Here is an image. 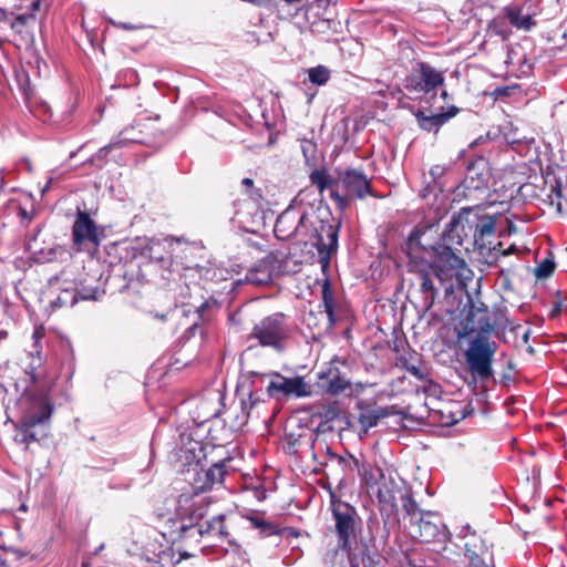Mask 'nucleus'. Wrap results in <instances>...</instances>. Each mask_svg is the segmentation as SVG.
<instances>
[{
    "mask_svg": "<svg viewBox=\"0 0 567 567\" xmlns=\"http://www.w3.org/2000/svg\"><path fill=\"white\" fill-rule=\"evenodd\" d=\"M340 223L323 221L308 216L295 208L282 212L275 224V234L279 239L298 237L305 243L312 240L319 255V262L324 268L338 249Z\"/></svg>",
    "mask_w": 567,
    "mask_h": 567,
    "instance_id": "nucleus-1",
    "label": "nucleus"
},
{
    "mask_svg": "<svg viewBox=\"0 0 567 567\" xmlns=\"http://www.w3.org/2000/svg\"><path fill=\"white\" fill-rule=\"evenodd\" d=\"M492 329L487 311L471 307L461 321V329L457 331L460 339L474 332L478 333L471 340L464 357L470 373L481 380H487L493 374L492 363L497 347L494 341L484 336Z\"/></svg>",
    "mask_w": 567,
    "mask_h": 567,
    "instance_id": "nucleus-2",
    "label": "nucleus"
},
{
    "mask_svg": "<svg viewBox=\"0 0 567 567\" xmlns=\"http://www.w3.org/2000/svg\"><path fill=\"white\" fill-rule=\"evenodd\" d=\"M22 409L21 419L14 423V442L24 444L25 449L30 443L39 441L34 431L35 426L49 422L53 413V404L48 393H25L20 400Z\"/></svg>",
    "mask_w": 567,
    "mask_h": 567,
    "instance_id": "nucleus-3",
    "label": "nucleus"
},
{
    "mask_svg": "<svg viewBox=\"0 0 567 567\" xmlns=\"http://www.w3.org/2000/svg\"><path fill=\"white\" fill-rule=\"evenodd\" d=\"M331 511L334 519L338 546L348 554L350 564L358 565L354 553L358 534L361 530V519L357 509L348 503L331 498Z\"/></svg>",
    "mask_w": 567,
    "mask_h": 567,
    "instance_id": "nucleus-4",
    "label": "nucleus"
},
{
    "mask_svg": "<svg viewBox=\"0 0 567 567\" xmlns=\"http://www.w3.org/2000/svg\"><path fill=\"white\" fill-rule=\"evenodd\" d=\"M187 249V245L179 239L167 237L164 239H152L147 237H138L132 244V250L134 256H142L144 258L156 260L158 262H165L166 257L162 255V251L168 252L171 266L177 265V258L179 252Z\"/></svg>",
    "mask_w": 567,
    "mask_h": 567,
    "instance_id": "nucleus-5",
    "label": "nucleus"
},
{
    "mask_svg": "<svg viewBox=\"0 0 567 567\" xmlns=\"http://www.w3.org/2000/svg\"><path fill=\"white\" fill-rule=\"evenodd\" d=\"M289 332L285 316L282 313H274L265 317L254 326L250 339L257 340L262 347L281 350L289 337Z\"/></svg>",
    "mask_w": 567,
    "mask_h": 567,
    "instance_id": "nucleus-6",
    "label": "nucleus"
},
{
    "mask_svg": "<svg viewBox=\"0 0 567 567\" xmlns=\"http://www.w3.org/2000/svg\"><path fill=\"white\" fill-rule=\"evenodd\" d=\"M435 276L441 282L455 281L465 284L471 280L472 270L466 266L464 259L458 257L450 247H443L433 261Z\"/></svg>",
    "mask_w": 567,
    "mask_h": 567,
    "instance_id": "nucleus-7",
    "label": "nucleus"
},
{
    "mask_svg": "<svg viewBox=\"0 0 567 567\" xmlns=\"http://www.w3.org/2000/svg\"><path fill=\"white\" fill-rule=\"evenodd\" d=\"M411 517L409 527L410 535L421 543L445 542L447 539V530L439 516L426 514L419 516L415 512L405 505Z\"/></svg>",
    "mask_w": 567,
    "mask_h": 567,
    "instance_id": "nucleus-8",
    "label": "nucleus"
},
{
    "mask_svg": "<svg viewBox=\"0 0 567 567\" xmlns=\"http://www.w3.org/2000/svg\"><path fill=\"white\" fill-rule=\"evenodd\" d=\"M72 239L79 251L93 254L97 250L101 243L100 231L86 212H78L72 227Z\"/></svg>",
    "mask_w": 567,
    "mask_h": 567,
    "instance_id": "nucleus-9",
    "label": "nucleus"
},
{
    "mask_svg": "<svg viewBox=\"0 0 567 567\" xmlns=\"http://www.w3.org/2000/svg\"><path fill=\"white\" fill-rule=\"evenodd\" d=\"M444 83L443 72L425 62H417L405 79V87L410 92L430 93Z\"/></svg>",
    "mask_w": 567,
    "mask_h": 567,
    "instance_id": "nucleus-10",
    "label": "nucleus"
},
{
    "mask_svg": "<svg viewBox=\"0 0 567 567\" xmlns=\"http://www.w3.org/2000/svg\"><path fill=\"white\" fill-rule=\"evenodd\" d=\"M336 186L341 188L348 197L363 199L368 195H372L371 184L365 174L354 168H348L338 174Z\"/></svg>",
    "mask_w": 567,
    "mask_h": 567,
    "instance_id": "nucleus-11",
    "label": "nucleus"
},
{
    "mask_svg": "<svg viewBox=\"0 0 567 567\" xmlns=\"http://www.w3.org/2000/svg\"><path fill=\"white\" fill-rule=\"evenodd\" d=\"M184 532L197 533L213 539L224 540L228 538L227 527L225 525V515H216L210 519H206L196 524L195 527L185 528Z\"/></svg>",
    "mask_w": 567,
    "mask_h": 567,
    "instance_id": "nucleus-12",
    "label": "nucleus"
},
{
    "mask_svg": "<svg viewBox=\"0 0 567 567\" xmlns=\"http://www.w3.org/2000/svg\"><path fill=\"white\" fill-rule=\"evenodd\" d=\"M268 392H280L286 395L295 394L296 396H306L309 394L307 384L302 378H285L280 374H276L275 378L269 382Z\"/></svg>",
    "mask_w": 567,
    "mask_h": 567,
    "instance_id": "nucleus-13",
    "label": "nucleus"
},
{
    "mask_svg": "<svg viewBox=\"0 0 567 567\" xmlns=\"http://www.w3.org/2000/svg\"><path fill=\"white\" fill-rule=\"evenodd\" d=\"M458 113V109L455 106L449 107L446 112L426 115L422 111L415 113V117L419 126L427 132H437L439 128L444 125L450 118L454 117Z\"/></svg>",
    "mask_w": 567,
    "mask_h": 567,
    "instance_id": "nucleus-14",
    "label": "nucleus"
},
{
    "mask_svg": "<svg viewBox=\"0 0 567 567\" xmlns=\"http://www.w3.org/2000/svg\"><path fill=\"white\" fill-rule=\"evenodd\" d=\"M320 380L326 392L331 395H338L348 390L351 383L339 372L338 369H329L327 373H320Z\"/></svg>",
    "mask_w": 567,
    "mask_h": 567,
    "instance_id": "nucleus-15",
    "label": "nucleus"
},
{
    "mask_svg": "<svg viewBox=\"0 0 567 567\" xmlns=\"http://www.w3.org/2000/svg\"><path fill=\"white\" fill-rule=\"evenodd\" d=\"M504 12L509 23L518 30L528 31L535 25L532 14L523 7L509 6L504 9Z\"/></svg>",
    "mask_w": 567,
    "mask_h": 567,
    "instance_id": "nucleus-16",
    "label": "nucleus"
},
{
    "mask_svg": "<svg viewBox=\"0 0 567 567\" xmlns=\"http://www.w3.org/2000/svg\"><path fill=\"white\" fill-rule=\"evenodd\" d=\"M79 297H80V299H83V300H96L97 299V291L94 290L91 293H89V292L78 293L74 290L64 289L62 291V293L56 298V300L52 302V305H56L59 307H63V306H71L72 307V306H74L76 303Z\"/></svg>",
    "mask_w": 567,
    "mask_h": 567,
    "instance_id": "nucleus-17",
    "label": "nucleus"
},
{
    "mask_svg": "<svg viewBox=\"0 0 567 567\" xmlns=\"http://www.w3.org/2000/svg\"><path fill=\"white\" fill-rule=\"evenodd\" d=\"M386 415L388 412L383 408L364 409L359 414V423L364 432H367L369 429L375 426L378 422Z\"/></svg>",
    "mask_w": 567,
    "mask_h": 567,
    "instance_id": "nucleus-18",
    "label": "nucleus"
},
{
    "mask_svg": "<svg viewBox=\"0 0 567 567\" xmlns=\"http://www.w3.org/2000/svg\"><path fill=\"white\" fill-rule=\"evenodd\" d=\"M246 281L254 285H267L271 281V269L269 264L260 262L246 275Z\"/></svg>",
    "mask_w": 567,
    "mask_h": 567,
    "instance_id": "nucleus-19",
    "label": "nucleus"
},
{
    "mask_svg": "<svg viewBox=\"0 0 567 567\" xmlns=\"http://www.w3.org/2000/svg\"><path fill=\"white\" fill-rule=\"evenodd\" d=\"M225 465L223 463H216L207 470H202V477L206 480L207 489H212L215 485H219L224 481Z\"/></svg>",
    "mask_w": 567,
    "mask_h": 567,
    "instance_id": "nucleus-20",
    "label": "nucleus"
},
{
    "mask_svg": "<svg viewBox=\"0 0 567 567\" xmlns=\"http://www.w3.org/2000/svg\"><path fill=\"white\" fill-rule=\"evenodd\" d=\"M421 290L424 293V306L429 309L434 305L436 289L429 274H421Z\"/></svg>",
    "mask_w": 567,
    "mask_h": 567,
    "instance_id": "nucleus-21",
    "label": "nucleus"
},
{
    "mask_svg": "<svg viewBox=\"0 0 567 567\" xmlns=\"http://www.w3.org/2000/svg\"><path fill=\"white\" fill-rule=\"evenodd\" d=\"M310 182L315 185L320 193L329 187H334L336 182L331 178L329 173L324 169H316L310 174Z\"/></svg>",
    "mask_w": 567,
    "mask_h": 567,
    "instance_id": "nucleus-22",
    "label": "nucleus"
},
{
    "mask_svg": "<svg viewBox=\"0 0 567 567\" xmlns=\"http://www.w3.org/2000/svg\"><path fill=\"white\" fill-rule=\"evenodd\" d=\"M309 81L316 85H323L330 79V70L323 65H318L308 70Z\"/></svg>",
    "mask_w": 567,
    "mask_h": 567,
    "instance_id": "nucleus-23",
    "label": "nucleus"
},
{
    "mask_svg": "<svg viewBox=\"0 0 567 567\" xmlns=\"http://www.w3.org/2000/svg\"><path fill=\"white\" fill-rule=\"evenodd\" d=\"M494 230H495V223H494L493 218L485 217V218L481 219L480 223H477V225L475 227L474 236L480 239H484L485 237L493 235Z\"/></svg>",
    "mask_w": 567,
    "mask_h": 567,
    "instance_id": "nucleus-24",
    "label": "nucleus"
},
{
    "mask_svg": "<svg viewBox=\"0 0 567 567\" xmlns=\"http://www.w3.org/2000/svg\"><path fill=\"white\" fill-rule=\"evenodd\" d=\"M322 301H323L324 311L327 312L329 321H330V323H333L334 322L333 298H332V295L329 291L328 287H324L322 290Z\"/></svg>",
    "mask_w": 567,
    "mask_h": 567,
    "instance_id": "nucleus-25",
    "label": "nucleus"
},
{
    "mask_svg": "<svg viewBox=\"0 0 567 567\" xmlns=\"http://www.w3.org/2000/svg\"><path fill=\"white\" fill-rule=\"evenodd\" d=\"M202 470L194 468V477L190 481V484L193 486V489L196 494L203 493L208 491L207 489V482L204 477H202Z\"/></svg>",
    "mask_w": 567,
    "mask_h": 567,
    "instance_id": "nucleus-26",
    "label": "nucleus"
},
{
    "mask_svg": "<svg viewBox=\"0 0 567 567\" xmlns=\"http://www.w3.org/2000/svg\"><path fill=\"white\" fill-rule=\"evenodd\" d=\"M340 190L341 188L334 185V188L331 190V198L336 202L340 209H344L348 206L349 200L354 199V197H348L344 192L340 193Z\"/></svg>",
    "mask_w": 567,
    "mask_h": 567,
    "instance_id": "nucleus-27",
    "label": "nucleus"
},
{
    "mask_svg": "<svg viewBox=\"0 0 567 567\" xmlns=\"http://www.w3.org/2000/svg\"><path fill=\"white\" fill-rule=\"evenodd\" d=\"M554 268V261L545 259L536 267L535 275L537 278H547L553 274Z\"/></svg>",
    "mask_w": 567,
    "mask_h": 567,
    "instance_id": "nucleus-28",
    "label": "nucleus"
},
{
    "mask_svg": "<svg viewBox=\"0 0 567 567\" xmlns=\"http://www.w3.org/2000/svg\"><path fill=\"white\" fill-rule=\"evenodd\" d=\"M422 391L427 396L439 398L441 394V388L437 383L429 380L423 381Z\"/></svg>",
    "mask_w": 567,
    "mask_h": 567,
    "instance_id": "nucleus-29",
    "label": "nucleus"
},
{
    "mask_svg": "<svg viewBox=\"0 0 567 567\" xmlns=\"http://www.w3.org/2000/svg\"><path fill=\"white\" fill-rule=\"evenodd\" d=\"M518 89V85H506V86H497L493 90V92L491 93V95L495 99V100H498L501 97H504V96H509L512 91Z\"/></svg>",
    "mask_w": 567,
    "mask_h": 567,
    "instance_id": "nucleus-30",
    "label": "nucleus"
},
{
    "mask_svg": "<svg viewBox=\"0 0 567 567\" xmlns=\"http://www.w3.org/2000/svg\"><path fill=\"white\" fill-rule=\"evenodd\" d=\"M241 184L244 187H246L247 192L249 193V196L252 200L258 202L261 197L260 193L258 190L252 189L254 187V181L251 178H244L241 181Z\"/></svg>",
    "mask_w": 567,
    "mask_h": 567,
    "instance_id": "nucleus-31",
    "label": "nucleus"
},
{
    "mask_svg": "<svg viewBox=\"0 0 567 567\" xmlns=\"http://www.w3.org/2000/svg\"><path fill=\"white\" fill-rule=\"evenodd\" d=\"M281 528L275 524L267 522L266 526L260 529L261 535L264 536H271V535H282Z\"/></svg>",
    "mask_w": 567,
    "mask_h": 567,
    "instance_id": "nucleus-32",
    "label": "nucleus"
},
{
    "mask_svg": "<svg viewBox=\"0 0 567 567\" xmlns=\"http://www.w3.org/2000/svg\"><path fill=\"white\" fill-rule=\"evenodd\" d=\"M117 143H111L102 148H100L99 153L96 154L97 157L102 158L107 155L109 151L115 147Z\"/></svg>",
    "mask_w": 567,
    "mask_h": 567,
    "instance_id": "nucleus-33",
    "label": "nucleus"
},
{
    "mask_svg": "<svg viewBox=\"0 0 567 567\" xmlns=\"http://www.w3.org/2000/svg\"><path fill=\"white\" fill-rule=\"evenodd\" d=\"M249 520L258 529H261L262 527H265L266 523H267L266 520H264L260 517H250Z\"/></svg>",
    "mask_w": 567,
    "mask_h": 567,
    "instance_id": "nucleus-34",
    "label": "nucleus"
},
{
    "mask_svg": "<svg viewBox=\"0 0 567 567\" xmlns=\"http://www.w3.org/2000/svg\"><path fill=\"white\" fill-rule=\"evenodd\" d=\"M517 251H518L517 247L515 245H511L507 249L503 250L501 255L505 257L511 254H515Z\"/></svg>",
    "mask_w": 567,
    "mask_h": 567,
    "instance_id": "nucleus-35",
    "label": "nucleus"
},
{
    "mask_svg": "<svg viewBox=\"0 0 567 567\" xmlns=\"http://www.w3.org/2000/svg\"><path fill=\"white\" fill-rule=\"evenodd\" d=\"M408 371H409L410 373H412L413 375H415V377L420 378V379L422 378V373H421L420 369H419V368H416V367L408 368Z\"/></svg>",
    "mask_w": 567,
    "mask_h": 567,
    "instance_id": "nucleus-36",
    "label": "nucleus"
},
{
    "mask_svg": "<svg viewBox=\"0 0 567 567\" xmlns=\"http://www.w3.org/2000/svg\"><path fill=\"white\" fill-rule=\"evenodd\" d=\"M217 413H218V409L215 408L212 411H207V413L204 415V417L205 419L214 417L217 415Z\"/></svg>",
    "mask_w": 567,
    "mask_h": 567,
    "instance_id": "nucleus-37",
    "label": "nucleus"
},
{
    "mask_svg": "<svg viewBox=\"0 0 567 567\" xmlns=\"http://www.w3.org/2000/svg\"><path fill=\"white\" fill-rule=\"evenodd\" d=\"M282 532V535L284 534H288V535H292V536H298V533L291 528H281Z\"/></svg>",
    "mask_w": 567,
    "mask_h": 567,
    "instance_id": "nucleus-38",
    "label": "nucleus"
},
{
    "mask_svg": "<svg viewBox=\"0 0 567 567\" xmlns=\"http://www.w3.org/2000/svg\"><path fill=\"white\" fill-rule=\"evenodd\" d=\"M52 182H53V178H52V177H49V179H48V182H47L45 186L42 188V194H44L45 192H48V190H49L50 185H51V183H52Z\"/></svg>",
    "mask_w": 567,
    "mask_h": 567,
    "instance_id": "nucleus-39",
    "label": "nucleus"
},
{
    "mask_svg": "<svg viewBox=\"0 0 567 567\" xmlns=\"http://www.w3.org/2000/svg\"><path fill=\"white\" fill-rule=\"evenodd\" d=\"M33 338L35 339V342H38V339L40 338V330H34Z\"/></svg>",
    "mask_w": 567,
    "mask_h": 567,
    "instance_id": "nucleus-40",
    "label": "nucleus"
},
{
    "mask_svg": "<svg viewBox=\"0 0 567 567\" xmlns=\"http://www.w3.org/2000/svg\"><path fill=\"white\" fill-rule=\"evenodd\" d=\"M41 1H42V0H35V1L33 2V8H34V9H38V8H39V6H40V2H41Z\"/></svg>",
    "mask_w": 567,
    "mask_h": 567,
    "instance_id": "nucleus-41",
    "label": "nucleus"
},
{
    "mask_svg": "<svg viewBox=\"0 0 567 567\" xmlns=\"http://www.w3.org/2000/svg\"><path fill=\"white\" fill-rule=\"evenodd\" d=\"M441 95H442V97H443V99H446V97H447V92H446L445 90H443V91L441 92Z\"/></svg>",
    "mask_w": 567,
    "mask_h": 567,
    "instance_id": "nucleus-42",
    "label": "nucleus"
},
{
    "mask_svg": "<svg viewBox=\"0 0 567 567\" xmlns=\"http://www.w3.org/2000/svg\"><path fill=\"white\" fill-rule=\"evenodd\" d=\"M206 306L207 303H202V306L198 308V311L200 312Z\"/></svg>",
    "mask_w": 567,
    "mask_h": 567,
    "instance_id": "nucleus-43",
    "label": "nucleus"
},
{
    "mask_svg": "<svg viewBox=\"0 0 567 567\" xmlns=\"http://www.w3.org/2000/svg\"><path fill=\"white\" fill-rule=\"evenodd\" d=\"M497 32H498L499 34H502V35H506V33H505L504 31H502V30H498Z\"/></svg>",
    "mask_w": 567,
    "mask_h": 567,
    "instance_id": "nucleus-44",
    "label": "nucleus"
},
{
    "mask_svg": "<svg viewBox=\"0 0 567 567\" xmlns=\"http://www.w3.org/2000/svg\"><path fill=\"white\" fill-rule=\"evenodd\" d=\"M431 174H436V171H434V168H432Z\"/></svg>",
    "mask_w": 567,
    "mask_h": 567,
    "instance_id": "nucleus-45",
    "label": "nucleus"
},
{
    "mask_svg": "<svg viewBox=\"0 0 567 567\" xmlns=\"http://www.w3.org/2000/svg\"><path fill=\"white\" fill-rule=\"evenodd\" d=\"M431 174H436V171H434V168H432Z\"/></svg>",
    "mask_w": 567,
    "mask_h": 567,
    "instance_id": "nucleus-46",
    "label": "nucleus"
}]
</instances>
